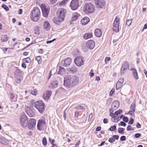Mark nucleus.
<instances>
[{"label":"nucleus","mask_w":147,"mask_h":147,"mask_svg":"<svg viewBox=\"0 0 147 147\" xmlns=\"http://www.w3.org/2000/svg\"><path fill=\"white\" fill-rule=\"evenodd\" d=\"M79 80L77 76H67L64 78V83H78Z\"/></svg>","instance_id":"423d86ee"},{"label":"nucleus","mask_w":147,"mask_h":147,"mask_svg":"<svg viewBox=\"0 0 147 147\" xmlns=\"http://www.w3.org/2000/svg\"><path fill=\"white\" fill-rule=\"evenodd\" d=\"M119 20H120L119 18L117 17L115 19V20H114L113 23L115 24H118L119 25Z\"/></svg>","instance_id":"72a5a7b5"},{"label":"nucleus","mask_w":147,"mask_h":147,"mask_svg":"<svg viewBox=\"0 0 147 147\" xmlns=\"http://www.w3.org/2000/svg\"><path fill=\"white\" fill-rule=\"evenodd\" d=\"M95 44L94 41L90 40L88 41L86 43H84L82 45V47L84 51H86L88 49H92L95 46Z\"/></svg>","instance_id":"7ed1b4c3"},{"label":"nucleus","mask_w":147,"mask_h":147,"mask_svg":"<svg viewBox=\"0 0 147 147\" xmlns=\"http://www.w3.org/2000/svg\"><path fill=\"white\" fill-rule=\"evenodd\" d=\"M90 22V19L87 17H84L81 20V23L82 25H86Z\"/></svg>","instance_id":"aec40b11"},{"label":"nucleus","mask_w":147,"mask_h":147,"mask_svg":"<svg viewBox=\"0 0 147 147\" xmlns=\"http://www.w3.org/2000/svg\"><path fill=\"white\" fill-rule=\"evenodd\" d=\"M95 10L94 6L90 3H88L85 4L83 7V10L86 13H92Z\"/></svg>","instance_id":"f03ea898"},{"label":"nucleus","mask_w":147,"mask_h":147,"mask_svg":"<svg viewBox=\"0 0 147 147\" xmlns=\"http://www.w3.org/2000/svg\"><path fill=\"white\" fill-rule=\"evenodd\" d=\"M43 28L48 30L51 28V26L49 22L47 21L44 22L43 24Z\"/></svg>","instance_id":"4be33fe9"},{"label":"nucleus","mask_w":147,"mask_h":147,"mask_svg":"<svg viewBox=\"0 0 147 147\" xmlns=\"http://www.w3.org/2000/svg\"><path fill=\"white\" fill-rule=\"evenodd\" d=\"M2 8L5 10L6 11H7L9 10L8 7L6 5L3 4L1 6Z\"/></svg>","instance_id":"49530a36"},{"label":"nucleus","mask_w":147,"mask_h":147,"mask_svg":"<svg viewBox=\"0 0 147 147\" xmlns=\"http://www.w3.org/2000/svg\"><path fill=\"white\" fill-rule=\"evenodd\" d=\"M122 86V83H116V89L117 90L119 89Z\"/></svg>","instance_id":"4c0bfd02"},{"label":"nucleus","mask_w":147,"mask_h":147,"mask_svg":"<svg viewBox=\"0 0 147 147\" xmlns=\"http://www.w3.org/2000/svg\"><path fill=\"white\" fill-rule=\"evenodd\" d=\"M93 36L92 32H88L85 34L84 36V38L86 40L91 38Z\"/></svg>","instance_id":"5701e85b"},{"label":"nucleus","mask_w":147,"mask_h":147,"mask_svg":"<svg viewBox=\"0 0 147 147\" xmlns=\"http://www.w3.org/2000/svg\"><path fill=\"white\" fill-rule=\"evenodd\" d=\"M134 122V120L132 117H131L130 119V120L128 122L129 124L132 125L133 124Z\"/></svg>","instance_id":"864d4df0"},{"label":"nucleus","mask_w":147,"mask_h":147,"mask_svg":"<svg viewBox=\"0 0 147 147\" xmlns=\"http://www.w3.org/2000/svg\"><path fill=\"white\" fill-rule=\"evenodd\" d=\"M119 105V103L118 101H114L111 105V107L110 109V111L113 112L118 107Z\"/></svg>","instance_id":"4468645a"},{"label":"nucleus","mask_w":147,"mask_h":147,"mask_svg":"<svg viewBox=\"0 0 147 147\" xmlns=\"http://www.w3.org/2000/svg\"><path fill=\"white\" fill-rule=\"evenodd\" d=\"M122 112L121 110L119 109V110L117 111L115 113V115L117 116L118 115L120 114Z\"/></svg>","instance_id":"79ce46f5"},{"label":"nucleus","mask_w":147,"mask_h":147,"mask_svg":"<svg viewBox=\"0 0 147 147\" xmlns=\"http://www.w3.org/2000/svg\"><path fill=\"white\" fill-rule=\"evenodd\" d=\"M80 16L79 14L77 13H74L72 17L73 21L76 20Z\"/></svg>","instance_id":"cd10ccee"},{"label":"nucleus","mask_w":147,"mask_h":147,"mask_svg":"<svg viewBox=\"0 0 147 147\" xmlns=\"http://www.w3.org/2000/svg\"><path fill=\"white\" fill-rule=\"evenodd\" d=\"M67 71L69 73L74 74L76 73L77 71V69L74 66L67 69Z\"/></svg>","instance_id":"a211bd4d"},{"label":"nucleus","mask_w":147,"mask_h":147,"mask_svg":"<svg viewBox=\"0 0 147 147\" xmlns=\"http://www.w3.org/2000/svg\"><path fill=\"white\" fill-rule=\"evenodd\" d=\"M112 137L115 140H118L119 138V136L117 135H114Z\"/></svg>","instance_id":"052dcab7"},{"label":"nucleus","mask_w":147,"mask_h":147,"mask_svg":"<svg viewBox=\"0 0 147 147\" xmlns=\"http://www.w3.org/2000/svg\"><path fill=\"white\" fill-rule=\"evenodd\" d=\"M129 64L127 61L123 62L121 67V74H123L129 68Z\"/></svg>","instance_id":"ddd939ff"},{"label":"nucleus","mask_w":147,"mask_h":147,"mask_svg":"<svg viewBox=\"0 0 147 147\" xmlns=\"http://www.w3.org/2000/svg\"><path fill=\"white\" fill-rule=\"evenodd\" d=\"M37 93V90L36 89H35L33 91H32L31 93V94L34 95H36Z\"/></svg>","instance_id":"3c124183"},{"label":"nucleus","mask_w":147,"mask_h":147,"mask_svg":"<svg viewBox=\"0 0 147 147\" xmlns=\"http://www.w3.org/2000/svg\"><path fill=\"white\" fill-rule=\"evenodd\" d=\"M53 20L54 23L58 25H59L61 22L64 21L61 19L59 18V17L58 18H54Z\"/></svg>","instance_id":"412c9836"},{"label":"nucleus","mask_w":147,"mask_h":147,"mask_svg":"<svg viewBox=\"0 0 147 147\" xmlns=\"http://www.w3.org/2000/svg\"><path fill=\"white\" fill-rule=\"evenodd\" d=\"M118 131L119 133L123 134H124V129L123 128L119 127L118 128Z\"/></svg>","instance_id":"2f4dec72"},{"label":"nucleus","mask_w":147,"mask_h":147,"mask_svg":"<svg viewBox=\"0 0 147 147\" xmlns=\"http://www.w3.org/2000/svg\"><path fill=\"white\" fill-rule=\"evenodd\" d=\"M94 1L96 7L98 8L103 7L105 4L104 0H95Z\"/></svg>","instance_id":"6e6552de"},{"label":"nucleus","mask_w":147,"mask_h":147,"mask_svg":"<svg viewBox=\"0 0 147 147\" xmlns=\"http://www.w3.org/2000/svg\"><path fill=\"white\" fill-rule=\"evenodd\" d=\"M41 8L42 10L43 16L44 17L47 18L49 15V10L46 8L45 5L42 4Z\"/></svg>","instance_id":"1a4fd4ad"},{"label":"nucleus","mask_w":147,"mask_h":147,"mask_svg":"<svg viewBox=\"0 0 147 147\" xmlns=\"http://www.w3.org/2000/svg\"><path fill=\"white\" fill-rule=\"evenodd\" d=\"M8 38L7 36L5 35L2 37L1 40L2 41L5 42L7 40Z\"/></svg>","instance_id":"473e14b6"},{"label":"nucleus","mask_w":147,"mask_h":147,"mask_svg":"<svg viewBox=\"0 0 147 147\" xmlns=\"http://www.w3.org/2000/svg\"><path fill=\"white\" fill-rule=\"evenodd\" d=\"M123 121L126 123H127L128 121V119L127 117H124L123 118Z\"/></svg>","instance_id":"13d9d810"},{"label":"nucleus","mask_w":147,"mask_h":147,"mask_svg":"<svg viewBox=\"0 0 147 147\" xmlns=\"http://www.w3.org/2000/svg\"><path fill=\"white\" fill-rule=\"evenodd\" d=\"M116 129V126L115 125L112 126L109 129V130L110 131H114Z\"/></svg>","instance_id":"a19ab883"},{"label":"nucleus","mask_w":147,"mask_h":147,"mask_svg":"<svg viewBox=\"0 0 147 147\" xmlns=\"http://www.w3.org/2000/svg\"><path fill=\"white\" fill-rule=\"evenodd\" d=\"M68 1V0H63L62 2L60 3L59 4L60 5H64L66 4Z\"/></svg>","instance_id":"ea45409f"},{"label":"nucleus","mask_w":147,"mask_h":147,"mask_svg":"<svg viewBox=\"0 0 147 147\" xmlns=\"http://www.w3.org/2000/svg\"><path fill=\"white\" fill-rule=\"evenodd\" d=\"M36 121L35 119H30L28 123V126L29 129H31L35 126Z\"/></svg>","instance_id":"2eb2a0df"},{"label":"nucleus","mask_w":147,"mask_h":147,"mask_svg":"<svg viewBox=\"0 0 147 147\" xmlns=\"http://www.w3.org/2000/svg\"><path fill=\"white\" fill-rule=\"evenodd\" d=\"M75 109H84V110L85 109V108L84 107L82 106H77L75 107Z\"/></svg>","instance_id":"e433bc0d"},{"label":"nucleus","mask_w":147,"mask_h":147,"mask_svg":"<svg viewBox=\"0 0 147 147\" xmlns=\"http://www.w3.org/2000/svg\"><path fill=\"white\" fill-rule=\"evenodd\" d=\"M26 111V113L29 117H32L34 115V110L31 109L30 107H27Z\"/></svg>","instance_id":"6ab92c4d"},{"label":"nucleus","mask_w":147,"mask_h":147,"mask_svg":"<svg viewBox=\"0 0 147 147\" xmlns=\"http://www.w3.org/2000/svg\"><path fill=\"white\" fill-rule=\"evenodd\" d=\"M115 92V89H113L111 90L110 91L109 93V96H111L112 94L113 93Z\"/></svg>","instance_id":"680f3d73"},{"label":"nucleus","mask_w":147,"mask_h":147,"mask_svg":"<svg viewBox=\"0 0 147 147\" xmlns=\"http://www.w3.org/2000/svg\"><path fill=\"white\" fill-rule=\"evenodd\" d=\"M20 123L21 125L24 128L26 127L28 125V119L24 113H21L20 117Z\"/></svg>","instance_id":"39448f33"},{"label":"nucleus","mask_w":147,"mask_h":147,"mask_svg":"<svg viewBox=\"0 0 147 147\" xmlns=\"http://www.w3.org/2000/svg\"><path fill=\"white\" fill-rule=\"evenodd\" d=\"M109 142L110 143H112L114 142L115 141V140L113 138V137L112 138H109Z\"/></svg>","instance_id":"603ef678"},{"label":"nucleus","mask_w":147,"mask_h":147,"mask_svg":"<svg viewBox=\"0 0 147 147\" xmlns=\"http://www.w3.org/2000/svg\"><path fill=\"white\" fill-rule=\"evenodd\" d=\"M65 71V68L63 67H60L59 69L58 72V74L62 75L64 74Z\"/></svg>","instance_id":"c85d7f7f"},{"label":"nucleus","mask_w":147,"mask_h":147,"mask_svg":"<svg viewBox=\"0 0 147 147\" xmlns=\"http://www.w3.org/2000/svg\"><path fill=\"white\" fill-rule=\"evenodd\" d=\"M112 101V98H110L107 100V105H110L111 102Z\"/></svg>","instance_id":"8fccbe9b"},{"label":"nucleus","mask_w":147,"mask_h":147,"mask_svg":"<svg viewBox=\"0 0 147 147\" xmlns=\"http://www.w3.org/2000/svg\"><path fill=\"white\" fill-rule=\"evenodd\" d=\"M34 107L40 113H42L45 111L44 103L42 100L36 101L34 103Z\"/></svg>","instance_id":"20e7f679"},{"label":"nucleus","mask_w":147,"mask_h":147,"mask_svg":"<svg viewBox=\"0 0 147 147\" xmlns=\"http://www.w3.org/2000/svg\"><path fill=\"white\" fill-rule=\"evenodd\" d=\"M65 92V90L64 89L62 88H61L56 90V93L64 94Z\"/></svg>","instance_id":"b1692460"},{"label":"nucleus","mask_w":147,"mask_h":147,"mask_svg":"<svg viewBox=\"0 0 147 147\" xmlns=\"http://www.w3.org/2000/svg\"><path fill=\"white\" fill-rule=\"evenodd\" d=\"M111 59V58L109 57H106L105 59V62L106 63H107L108 61H109Z\"/></svg>","instance_id":"6e6d98bb"},{"label":"nucleus","mask_w":147,"mask_h":147,"mask_svg":"<svg viewBox=\"0 0 147 147\" xmlns=\"http://www.w3.org/2000/svg\"><path fill=\"white\" fill-rule=\"evenodd\" d=\"M126 140V137L124 136H122L120 138V140L122 141H124Z\"/></svg>","instance_id":"5fc2aeb1"},{"label":"nucleus","mask_w":147,"mask_h":147,"mask_svg":"<svg viewBox=\"0 0 147 147\" xmlns=\"http://www.w3.org/2000/svg\"><path fill=\"white\" fill-rule=\"evenodd\" d=\"M119 125H120L121 126H125L126 125V124L125 123H124V122H123V121H121L120 122V125H119Z\"/></svg>","instance_id":"e2e57ef3"},{"label":"nucleus","mask_w":147,"mask_h":147,"mask_svg":"<svg viewBox=\"0 0 147 147\" xmlns=\"http://www.w3.org/2000/svg\"><path fill=\"white\" fill-rule=\"evenodd\" d=\"M110 115L111 116V117H112L113 118V117H115V114H114L113 113H112L111 112L112 111H110Z\"/></svg>","instance_id":"338daca9"},{"label":"nucleus","mask_w":147,"mask_h":147,"mask_svg":"<svg viewBox=\"0 0 147 147\" xmlns=\"http://www.w3.org/2000/svg\"><path fill=\"white\" fill-rule=\"evenodd\" d=\"M35 60L37 61L38 63H40L42 61L41 58L40 56H38L36 57Z\"/></svg>","instance_id":"f704fd0d"},{"label":"nucleus","mask_w":147,"mask_h":147,"mask_svg":"<svg viewBox=\"0 0 147 147\" xmlns=\"http://www.w3.org/2000/svg\"><path fill=\"white\" fill-rule=\"evenodd\" d=\"M141 136V135L140 134L137 133L135 134V137L136 138H139Z\"/></svg>","instance_id":"0e129e2a"},{"label":"nucleus","mask_w":147,"mask_h":147,"mask_svg":"<svg viewBox=\"0 0 147 147\" xmlns=\"http://www.w3.org/2000/svg\"><path fill=\"white\" fill-rule=\"evenodd\" d=\"M124 79L123 78H121L119 79L117 83H123Z\"/></svg>","instance_id":"4d7b16f0"},{"label":"nucleus","mask_w":147,"mask_h":147,"mask_svg":"<svg viewBox=\"0 0 147 147\" xmlns=\"http://www.w3.org/2000/svg\"><path fill=\"white\" fill-rule=\"evenodd\" d=\"M52 94V92L49 90L47 91L43 95V98L45 100H48L50 98Z\"/></svg>","instance_id":"f3484780"},{"label":"nucleus","mask_w":147,"mask_h":147,"mask_svg":"<svg viewBox=\"0 0 147 147\" xmlns=\"http://www.w3.org/2000/svg\"><path fill=\"white\" fill-rule=\"evenodd\" d=\"M40 16V10L38 7H34L30 13L31 20L35 22H37L39 20Z\"/></svg>","instance_id":"f257e3e1"},{"label":"nucleus","mask_w":147,"mask_h":147,"mask_svg":"<svg viewBox=\"0 0 147 147\" xmlns=\"http://www.w3.org/2000/svg\"><path fill=\"white\" fill-rule=\"evenodd\" d=\"M119 25L118 24L113 23V30L116 32H118L119 31Z\"/></svg>","instance_id":"bb28decb"},{"label":"nucleus","mask_w":147,"mask_h":147,"mask_svg":"<svg viewBox=\"0 0 147 147\" xmlns=\"http://www.w3.org/2000/svg\"><path fill=\"white\" fill-rule=\"evenodd\" d=\"M49 141L51 144H54L53 143L54 142L55 140L54 139H52L51 138H49Z\"/></svg>","instance_id":"69168bd1"},{"label":"nucleus","mask_w":147,"mask_h":147,"mask_svg":"<svg viewBox=\"0 0 147 147\" xmlns=\"http://www.w3.org/2000/svg\"><path fill=\"white\" fill-rule=\"evenodd\" d=\"M132 22V19H131L127 20L126 22V26L127 25L128 27L131 24Z\"/></svg>","instance_id":"7c9ffc66"},{"label":"nucleus","mask_w":147,"mask_h":147,"mask_svg":"<svg viewBox=\"0 0 147 147\" xmlns=\"http://www.w3.org/2000/svg\"><path fill=\"white\" fill-rule=\"evenodd\" d=\"M115 117H113L114 120L113 121L114 122H118L119 120V117H117V115H115Z\"/></svg>","instance_id":"37998d69"},{"label":"nucleus","mask_w":147,"mask_h":147,"mask_svg":"<svg viewBox=\"0 0 147 147\" xmlns=\"http://www.w3.org/2000/svg\"><path fill=\"white\" fill-rule=\"evenodd\" d=\"M135 107V104L134 103L132 105L130 108V109L131 110V111H135V110L134 108Z\"/></svg>","instance_id":"a18cd8bd"},{"label":"nucleus","mask_w":147,"mask_h":147,"mask_svg":"<svg viewBox=\"0 0 147 147\" xmlns=\"http://www.w3.org/2000/svg\"><path fill=\"white\" fill-rule=\"evenodd\" d=\"M63 85L65 86L68 88L70 87L71 86V87L74 86H72V85L71 86V83H63Z\"/></svg>","instance_id":"09e8293b"},{"label":"nucleus","mask_w":147,"mask_h":147,"mask_svg":"<svg viewBox=\"0 0 147 147\" xmlns=\"http://www.w3.org/2000/svg\"><path fill=\"white\" fill-rule=\"evenodd\" d=\"M58 85V83H51L49 87L51 88H55L57 87Z\"/></svg>","instance_id":"c756f323"},{"label":"nucleus","mask_w":147,"mask_h":147,"mask_svg":"<svg viewBox=\"0 0 147 147\" xmlns=\"http://www.w3.org/2000/svg\"><path fill=\"white\" fill-rule=\"evenodd\" d=\"M79 3L78 0H72L71 2L70 7L73 10L76 9L79 6Z\"/></svg>","instance_id":"9d476101"},{"label":"nucleus","mask_w":147,"mask_h":147,"mask_svg":"<svg viewBox=\"0 0 147 147\" xmlns=\"http://www.w3.org/2000/svg\"><path fill=\"white\" fill-rule=\"evenodd\" d=\"M94 34L96 36L99 37L101 36L102 32L100 30L96 29L95 30Z\"/></svg>","instance_id":"393cba45"},{"label":"nucleus","mask_w":147,"mask_h":147,"mask_svg":"<svg viewBox=\"0 0 147 147\" xmlns=\"http://www.w3.org/2000/svg\"><path fill=\"white\" fill-rule=\"evenodd\" d=\"M76 65L78 66H80L84 64V61L82 57L80 56L76 57L74 59Z\"/></svg>","instance_id":"9b49d317"},{"label":"nucleus","mask_w":147,"mask_h":147,"mask_svg":"<svg viewBox=\"0 0 147 147\" xmlns=\"http://www.w3.org/2000/svg\"><path fill=\"white\" fill-rule=\"evenodd\" d=\"M131 70H132V73L134 77L136 79H138V77L136 70L134 68H131Z\"/></svg>","instance_id":"a878e982"},{"label":"nucleus","mask_w":147,"mask_h":147,"mask_svg":"<svg viewBox=\"0 0 147 147\" xmlns=\"http://www.w3.org/2000/svg\"><path fill=\"white\" fill-rule=\"evenodd\" d=\"M94 73L93 72L92 70H91L90 72V76L91 77H92L94 76Z\"/></svg>","instance_id":"774afa93"},{"label":"nucleus","mask_w":147,"mask_h":147,"mask_svg":"<svg viewBox=\"0 0 147 147\" xmlns=\"http://www.w3.org/2000/svg\"><path fill=\"white\" fill-rule=\"evenodd\" d=\"M20 73V69L18 68H16V69L15 71V74L16 75H18Z\"/></svg>","instance_id":"c03bdc74"},{"label":"nucleus","mask_w":147,"mask_h":147,"mask_svg":"<svg viewBox=\"0 0 147 147\" xmlns=\"http://www.w3.org/2000/svg\"><path fill=\"white\" fill-rule=\"evenodd\" d=\"M134 111H130L129 112V114L131 116H133L134 115Z\"/></svg>","instance_id":"bf43d9fd"},{"label":"nucleus","mask_w":147,"mask_h":147,"mask_svg":"<svg viewBox=\"0 0 147 147\" xmlns=\"http://www.w3.org/2000/svg\"><path fill=\"white\" fill-rule=\"evenodd\" d=\"M42 143L44 146H46L47 144V140L46 138H44L42 139Z\"/></svg>","instance_id":"58836bf2"},{"label":"nucleus","mask_w":147,"mask_h":147,"mask_svg":"<svg viewBox=\"0 0 147 147\" xmlns=\"http://www.w3.org/2000/svg\"><path fill=\"white\" fill-rule=\"evenodd\" d=\"M24 60V62L26 63H29L31 61L30 58L29 57H27L23 59Z\"/></svg>","instance_id":"c9c22d12"},{"label":"nucleus","mask_w":147,"mask_h":147,"mask_svg":"<svg viewBox=\"0 0 147 147\" xmlns=\"http://www.w3.org/2000/svg\"><path fill=\"white\" fill-rule=\"evenodd\" d=\"M66 11V10L64 9L61 8L59 9L57 11V13L59 14L58 17L59 18L64 20Z\"/></svg>","instance_id":"0eeeda50"},{"label":"nucleus","mask_w":147,"mask_h":147,"mask_svg":"<svg viewBox=\"0 0 147 147\" xmlns=\"http://www.w3.org/2000/svg\"><path fill=\"white\" fill-rule=\"evenodd\" d=\"M71 62V59L70 58H67L65 60L62 61L61 62V64L63 66L68 67L70 65Z\"/></svg>","instance_id":"f8f14e48"},{"label":"nucleus","mask_w":147,"mask_h":147,"mask_svg":"<svg viewBox=\"0 0 147 147\" xmlns=\"http://www.w3.org/2000/svg\"><path fill=\"white\" fill-rule=\"evenodd\" d=\"M127 130L128 131H134V129L133 128H132L130 125H128L127 127Z\"/></svg>","instance_id":"de8ad7c7"},{"label":"nucleus","mask_w":147,"mask_h":147,"mask_svg":"<svg viewBox=\"0 0 147 147\" xmlns=\"http://www.w3.org/2000/svg\"><path fill=\"white\" fill-rule=\"evenodd\" d=\"M45 124V121L42 120H39L38 121L37 125V129L39 130H41L42 127Z\"/></svg>","instance_id":"dca6fc26"}]
</instances>
